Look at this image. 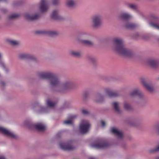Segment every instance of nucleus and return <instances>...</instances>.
Segmentation results:
<instances>
[{
	"label": "nucleus",
	"instance_id": "41",
	"mask_svg": "<svg viewBox=\"0 0 159 159\" xmlns=\"http://www.w3.org/2000/svg\"><path fill=\"white\" fill-rule=\"evenodd\" d=\"M154 128L156 131L159 135V124L155 125L154 126Z\"/></svg>",
	"mask_w": 159,
	"mask_h": 159
},
{
	"label": "nucleus",
	"instance_id": "9",
	"mask_svg": "<svg viewBox=\"0 0 159 159\" xmlns=\"http://www.w3.org/2000/svg\"><path fill=\"white\" fill-rule=\"evenodd\" d=\"M71 143V141L66 143L60 142L59 144V147L61 149L64 151H72L75 148V147L72 145Z\"/></svg>",
	"mask_w": 159,
	"mask_h": 159
},
{
	"label": "nucleus",
	"instance_id": "53",
	"mask_svg": "<svg viewBox=\"0 0 159 159\" xmlns=\"http://www.w3.org/2000/svg\"><path fill=\"white\" fill-rule=\"evenodd\" d=\"M155 159H159V156H157L156 157Z\"/></svg>",
	"mask_w": 159,
	"mask_h": 159
},
{
	"label": "nucleus",
	"instance_id": "17",
	"mask_svg": "<svg viewBox=\"0 0 159 159\" xmlns=\"http://www.w3.org/2000/svg\"><path fill=\"white\" fill-rule=\"evenodd\" d=\"M147 64L152 67L156 68L158 66V61L155 59L153 58H149L146 61Z\"/></svg>",
	"mask_w": 159,
	"mask_h": 159
},
{
	"label": "nucleus",
	"instance_id": "59",
	"mask_svg": "<svg viewBox=\"0 0 159 159\" xmlns=\"http://www.w3.org/2000/svg\"><path fill=\"white\" fill-rule=\"evenodd\" d=\"M1 18V17L0 16V19Z\"/></svg>",
	"mask_w": 159,
	"mask_h": 159
},
{
	"label": "nucleus",
	"instance_id": "47",
	"mask_svg": "<svg viewBox=\"0 0 159 159\" xmlns=\"http://www.w3.org/2000/svg\"><path fill=\"white\" fill-rule=\"evenodd\" d=\"M3 69L5 70L6 73H8L9 72V70L6 67V66Z\"/></svg>",
	"mask_w": 159,
	"mask_h": 159
},
{
	"label": "nucleus",
	"instance_id": "22",
	"mask_svg": "<svg viewBox=\"0 0 159 159\" xmlns=\"http://www.w3.org/2000/svg\"><path fill=\"white\" fill-rule=\"evenodd\" d=\"M45 33L48 36L52 37H57L60 34L59 31L55 30H48L45 31Z\"/></svg>",
	"mask_w": 159,
	"mask_h": 159
},
{
	"label": "nucleus",
	"instance_id": "21",
	"mask_svg": "<svg viewBox=\"0 0 159 159\" xmlns=\"http://www.w3.org/2000/svg\"><path fill=\"white\" fill-rule=\"evenodd\" d=\"M19 58L21 59H34V57L32 55L28 53H21L19 54Z\"/></svg>",
	"mask_w": 159,
	"mask_h": 159
},
{
	"label": "nucleus",
	"instance_id": "58",
	"mask_svg": "<svg viewBox=\"0 0 159 159\" xmlns=\"http://www.w3.org/2000/svg\"><path fill=\"white\" fill-rule=\"evenodd\" d=\"M1 77V74H0V77Z\"/></svg>",
	"mask_w": 159,
	"mask_h": 159
},
{
	"label": "nucleus",
	"instance_id": "42",
	"mask_svg": "<svg viewBox=\"0 0 159 159\" xmlns=\"http://www.w3.org/2000/svg\"><path fill=\"white\" fill-rule=\"evenodd\" d=\"M139 37L140 38V36L138 33H135L134 35V38L136 39H138Z\"/></svg>",
	"mask_w": 159,
	"mask_h": 159
},
{
	"label": "nucleus",
	"instance_id": "11",
	"mask_svg": "<svg viewBox=\"0 0 159 159\" xmlns=\"http://www.w3.org/2000/svg\"><path fill=\"white\" fill-rule=\"evenodd\" d=\"M50 17L54 20H61L63 19V18L60 15V11L58 9L54 10L52 12Z\"/></svg>",
	"mask_w": 159,
	"mask_h": 159
},
{
	"label": "nucleus",
	"instance_id": "49",
	"mask_svg": "<svg viewBox=\"0 0 159 159\" xmlns=\"http://www.w3.org/2000/svg\"><path fill=\"white\" fill-rule=\"evenodd\" d=\"M75 116L73 115H70L69 116V117L71 119H73L75 117Z\"/></svg>",
	"mask_w": 159,
	"mask_h": 159
},
{
	"label": "nucleus",
	"instance_id": "14",
	"mask_svg": "<svg viewBox=\"0 0 159 159\" xmlns=\"http://www.w3.org/2000/svg\"><path fill=\"white\" fill-rule=\"evenodd\" d=\"M109 146V144L106 142H102L98 143H96L92 144L91 146L92 148L97 149L104 148L107 147Z\"/></svg>",
	"mask_w": 159,
	"mask_h": 159
},
{
	"label": "nucleus",
	"instance_id": "54",
	"mask_svg": "<svg viewBox=\"0 0 159 159\" xmlns=\"http://www.w3.org/2000/svg\"><path fill=\"white\" fill-rule=\"evenodd\" d=\"M36 33H38V34H39V33H41V32L40 31H37Z\"/></svg>",
	"mask_w": 159,
	"mask_h": 159
},
{
	"label": "nucleus",
	"instance_id": "1",
	"mask_svg": "<svg viewBox=\"0 0 159 159\" xmlns=\"http://www.w3.org/2000/svg\"><path fill=\"white\" fill-rule=\"evenodd\" d=\"M113 45L111 49L114 51L121 55L132 57L134 54L131 50L126 48L124 45L123 39L120 38H115L113 39Z\"/></svg>",
	"mask_w": 159,
	"mask_h": 159
},
{
	"label": "nucleus",
	"instance_id": "39",
	"mask_svg": "<svg viewBox=\"0 0 159 159\" xmlns=\"http://www.w3.org/2000/svg\"><path fill=\"white\" fill-rule=\"evenodd\" d=\"M81 112L82 114L85 115H88L90 114V112L86 109H81Z\"/></svg>",
	"mask_w": 159,
	"mask_h": 159
},
{
	"label": "nucleus",
	"instance_id": "56",
	"mask_svg": "<svg viewBox=\"0 0 159 159\" xmlns=\"http://www.w3.org/2000/svg\"><path fill=\"white\" fill-rule=\"evenodd\" d=\"M4 0H0V2L1 1H3Z\"/></svg>",
	"mask_w": 159,
	"mask_h": 159
},
{
	"label": "nucleus",
	"instance_id": "57",
	"mask_svg": "<svg viewBox=\"0 0 159 159\" xmlns=\"http://www.w3.org/2000/svg\"><path fill=\"white\" fill-rule=\"evenodd\" d=\"M158 41L159 42V38L157 39Z\"/></svg>",
	"mask_w": 159,
	"mask_h": 159
},
{
	"label": "nucleus",
	"instance_id": "23",
	"mask_svg": "<svg viewBox=\"0 0 159 159\" xmlns=\"http://www.w3.org/2000/svg\"><path fill=\"white\" fill-rule=\"evenodd\" d=\"M111 132L119 138L121 139L123 137L122 133L115 128H111Z\"/></svg>",
	"mask_w": 159,
	"mask_h": 159
},
{
	"label": "nucleus",
	"instance_id": "6",
	"mask_svg": "<svg viewBox=\"0 0 159 159\" xmlns=\"http://www.w3.org/2000/svg\"><path fill=\"white\" fill-rule=\"evenodd\" d=\"M25 125L30 129H35L40 131H43L45 130V125L42 123H38L37 124H34L31 122H25Z\"/></svg>",
	"mask_w": 159,
	"mask_h": 159
},
{
	"label": "nucleus",
	"instance_id": "50",
	"mask_svg": "<svg viewBox=\"0 0 159 159\" xmlns=\"http://www.w3.org/2000/svg\"><path fill=\"white\" fill-rule=\"evenodd\" d=\"M2 86H4L5 85V83L3 81H1L0 82Z\"/></svg>",
	"mask_w": 159,
	"mask_h": 159
},
{
	"label": "nucleus",
	"instance_id": "38",
	"mask_svg": "<svg viewBox=\"0 0 159 159\" xmlns=\"http://www.w3.org/2000/svg\"><path fill=\"white\" fill-rule=\"evenodd\" d=\"M140 38L145 40H148L150 38V35L149 34H144L140 35Z\"/></svg>",
	"mask_w": 159,
	"mask_h": 159
},
{
	"label": "nucleus",
	"instance_id": "40",
	"mask_svg": "<svg viewBox=\"0 0 159 159\" xmlns=\"http://www.w3.org/2000/svg\"><path fill=\"white\" fill-rule=\"evenodd\" d=\"M64 124L66 125H70L72 124V121L70 120H68L64 121L63 122Z\"/></svg>",
	"mask_w": 159,
	"mask_h": 159
},
{
	"label": "nucleus",
	"instance_id": "18",
	"mask_svg": "<svg viewBox=\"0 0 159 159\" xmlns=\"http://www.w3.org/2000/svg\"><path fill=\"white\" fill-rule=\"evenodd\" d=\"M141 82L143 86L150 92H152L153 91V88L152 85L148 83L147 81L144 78L141 79Z\"/></svg>",
	"mask_w": 159,
	"mask_h": 159
},
{
	"label": "nucleus",
	"instance_id": "29",
	"mask_svg": "<svg viewBox=\"0 0 159 159\" xmlns=\"http://www.w3.org/2000/svg\"><path fill=\"white\" fill-rule=\"evenodd\" d=\"M125 28L128 29H133L137 27V25L133 23L127 22L125 25Z\"/></svg>",
	"mask_w": 159,
	"mask_h": 159
},
{
	"label": "nucleus",
	"instance_id": "10",
	"mask_svg": "<svg viewBox=\"0 0 159 159\" xmlns=\"http://www.w3.org/2000/svg\"><path fill=\"white\" fill-rule=\"evenodd\" d=\"M49 8L48 2L47 0H41L39 6V9L42 13L46 12Z\"/></svg>",
	"mask_w": 159,
	"mask_h": 159
},
{
	"label": "nucleus",
	"instance_id": "19",
	"mask_svg": "<svg viewBox=\"0 0 159 159\" xmlns=\"http://www.w3.org/2000/svg\"><path fill=\"white\" fill-rule=\"evenodd\" d=\"M25 18L28 20L34 21L37 20L40 18V16L38 13H35L34 15H31L27 13L25 15Z\"/></svg>",
	"mask_w": 159,
	"mask_h": 159
},
{
	"label": "nucleus",
	"instance_id": "37",
	"mask_svg": "<svg viewBox=\"0 0 159 159\" xmlns=\"http://www.w3.org/2000/svg\"><path fill=\"white\" fill-rule=\"evenodd\" d=\"M19 16V15L17 14H12L9 16L8 17V19L10 20H13L17 18Z\"/></svg>",
	"mask_w": 159,
	"mask_h": 159
},
{
	"label": "nucleus",
	"instance_id": "15",
	"mask_svg": "<svg viewBox=\"0 0 159 159\" xmlns=\"http://www.w3.org/2000/svg\"><path fill=\"white\" fill-rule=\"evenodd\" d=\"M49 82L50 84L52 86H57L60 84L59 79L58 78L54 73L53 76L49 80Z\"/></svg>",
	"mask_w": 159,
	"mask_h": 159
},
{
	"label": "nucleus",
	"instance_id": "8",
	"mask_svg": "<svg viewBox=\"0 0 159 159\" xmlns=\"http://www.w3.org/2000/svg\"><path fill=\"white\" fill-rule=\"evenodd\" d=\"M54 73L49 71H44L38 73V77L42 79L49 80L53 76Z\"/></svg>",
	"mask_w": 159,
	"mask_h": 159
},
{
	"label": "nucleus",
	"instance_id": "7",
	"mask_svg": "<svg viewBox=\"0 0 159 159\" xmlns=\"http://www.w3.org/2000/svg\"><path fill=\"white\" fill-rule=\"evenodd\" d=\"M0 133L12 139H16L18 138V136L13 132L0 126Z\"/></svg>",
	"mask_w": 159,
	"mask_h": 159
},
{
	"label": "nucleus",
	"instance_id": "5",
	"mask_svg": "<svg viewBox=\"0 0 159 159\" xmlns=\"http://www.w3.org/2000/svg\"><path fill=\"white\" fill-rule=\"evenodd\" d=\"M31 108L37 113H42L47 112V109L43 106L39 101H36L30 105Z\"/></svg>",
	"mask_w": 159,
	"mask_h": 159
},
{
	"label": "nucleus",
	"instance_id": "44",
	"mask_svg": "<svg viewBox=\"0 0 159 159\" xmlns=\"http://www.w3.org/2000/svg\"><path fill=\"white\" fill-rule=\"evenodd\" d=\"M6 66L4 62L2 61L1 59L0 60V67H2L3 69Z\"/></svg>",
	"mask_w": 159,
	"mask_h": 159
},
{
	"label": "nucleus",
	"instance_id": "27",
	"mask_svg": "<svg viewBox=\"0 0 159 159\" xmlns=\"http://www.w3.org/2000/svg\"><path fill=\"white\" fill-rule=\"evenodd\" d=\"M90 36V35L88 33L82 32L77 37L76 40L79 42V39H88Z\"/></svg>",
	"mask_w": 159,
	"mask_h": 159
},
{
	"label": "nucleus",
	"instance_id": "46",
	"mask_svg": "<svg viewBox=\"0 0 159 159\" xmlns=\"http://www.w3.org/2000/svg\"><path fill=\"white\" fill-rule=\"evenodd\" d=\"M1 10L2 12L4 13L6 12L7 11V10L5 8H2L1 9Z\"/></svg>",
	"mask_w": 159,
	"mask_h": 159
},
{
	"label": "nucleus",
	"instance_id": "30",
	"mask_svg": "<svg viewBox=\"0 0 159 159\" xmlns=\"http://www.w3.org/2000/svg\"><path fill=\"white\" fill-rule=\"evenodd\" d=\"M75 0H67L66 5L69 7H71L75 5Z\"/></svg>",
	"mask_w": 159,
	"mask_h": 159
},
{
	"label": "nucleus",
	"instance_id": "13",
	"mask_svg": "<svg viewBox=\"0 0 159 159\" xmlns=\"http://www.w3.org/2000/svg\"><path fill=\"white\" fill-rule=\"evenodd\" d=\"M104 92L108 97L110 98H116L119 96V94L118 92L111 90L110 88H106L104 89Z\"/></svg>",
	"mask_w": 159,
	"mask_h": 159
},
{
	"label": "nucleus",
	"instance_id": "52",
	"mask_svg": "<svg viewBox=\"0 0 159 159\" xmlns=\"http://www.w3.org/2000/svg\"><path fill=\"white\" fill-rule=\"evenodd\" d=\"M89 159H95V158L92 157H89Z\"/></svg>",
	"mask_w": 159,
	"mask_h": 159
},
{
	"label": "nucleus",
	"instance_id": "28",
	"mask_svg": "<svg viewBox=\"0 0 159 159\" xmlns=\"http://www.w3.org/2000/svg\"><path fill=\"white\" fill-rule=\"evenodd\" d=\"M86 60L87 61L93 65L96 64L97 60L96 58L92 55H88L86 57Z\"/></svg>",
	"mask_w": 159,
	"mask_h": 159
},
{
	"label": "nucleus",
	"instance_id": "34",
	"mask_svg": "<svg viewBox=\"0 0 159 159\" xmlns=\"http://www.w3.org/2000/svg\"><path fill=\"white\" fill-rule=\"evenodd\" d=\"M124 108L127 110H130L132 109L131 106L126 102H125L124 103Z\"/></svg>",
	"mask_w": 159,
	"mask_h": 159
},
{
	"label": "nucleus",
	"instance_id": "48",
	"mask_svg": "<svg viewBox=\"0 0 159 159\" xmlns=\"http://www.w3.org/2000/svg\"><path fill=\"white\" fill-rule=\"evenodd\" d=\"M0 159H7L6 157L4 155H0Z\"/></svg>",
	"mask_w": 159,
	"mask_h": 159
},
{
	"label": "nucleus",
	"instance_id": "51",
	"mask_svg": "<svg viewBox=\"0 0 159 159\" xmlns=\"http://www.w3.org/2000/svg\"><path fill=\"white\" fill-rule=\"evenodd\" d=\"M123 147H124V148H125L126 147V144H123Z\"/></svg>",
	"mask_w": 159,
	"mask_h": 159
},
{
	"label": "nucleus",
	"instance_id": "26",
	"mask_svg": "<svg viewBox=\"0 0 159 159\" xmlns=\"http://www.w3.org/2000/svg\"><path fill=\"white\" fill-rule=\"evenodd\" d=\"M103 95L101 93H98L94 98V101L97 103H101L104 101Z\"/></svg>",
	"mask_w": 159,
	"mask_h": 159
},
{
	"label": "nucleus",
	"instance_id": "33",
	"mask_svg": "<svg viewBox=\"0 0 159 159\" xmlns=\"http://www.w3.org/2000/svg\"><path fill=\"white\" fill-rule=\"evenodd\" d=\"M7 41L11 45L14 46L18 45L20 43L18 41L13 40H8Z\"/></svg>",
	"mask_w": 159,
	"mask_h": 159
},
{
	"label": "nucleus",
	"instance_id": "24",
	"mask_svg": "<svg viewBox=\"0 0 159 159\" xmlns=\"http://www.w3.org/2000/svg\"><path fill=\"white\" fill-rule=\"evenodd\" d=\"M79 42L83 45L89 47H92L94 45L93 42L91 40L87 39H79Z\"/></svg>",
	"mask_w": 159,
	"mask_h": 159
},
{
	"label": "nucleus",
	"instance_id": "55",
	"mask_svg": "<svg viewBox=\"0 0 159 159\" xmlns=\"http://www.w3.org/2000/svg\"><path fill=\"white\" fill-rule=\"evenodd\" d=\"M2 58V55L0 53V60Z\"/></svg>",
	"mask_w": 159,
	"mask_h": 159
},
{
	"label": "nucleus",
	"instance_id": "31",
	"mask_svg": "<svg viewBox=\"0 0 159 159\" xmlns=\"http://www.w3.org/2000/svg\"><path fill=\"white\" fill-rule=\"evenodd\" d=\"M70 54L72 56L79 57L81 56V53L79 52L72 51L70 52Z\"/></svg>",
	"mask_w": 159,
	"mask_h": 159
},
{
	"label": "nucleus",
	"instance_id": "3",
	"mask_svg": "<svg viewBox=\"0 0 159 159\" xmlns=\"http://www.w3.org/2000/svg\"><path fill=\"white\" fill-rule=\"evenodd\" d=\"M102 15L97 14L93 15L91 18V26L93 29H97L102 25Z\"/></svg>",
	"mask_w": 159,
	"mask_h": 159
},
{
	"label": "nucleus",
	"instance_id": "16",
	"mask_svg": "<svg viewBox=\"0 0 159 159\" xmlns=\"http://www.w3.org/2000/svg\"><path fill=\"white\" fill-rule=\"evenodd\" d=\"M130 95L131 97L137 96L140 99H142L143 97V93L138 88L135 89L131 91Z\"/></svg>",
	"mask_w": 159,
	"mask_h": 159
},
{
	"label": "nucleus",
	"instance_id": "32",
	"mask_svg": "<svg viewBox=\"0 0 159 159\" xmlns=\"http://www.w3.org/2000/svg\"><path fill=\"white\" fill-rule=\"evenodd\" d=\"M46 104L48 107H53L56 105V103L52 102L50 99H48L46 101Z\"/></svg>",
	"mask_w": 159,
	"mask_h": 159
},
{
	"label": "nucleus",
	"instance_id": "45",
	"mask_svg": "<svg viewBox=\"0 0 159 159\" xmlns=\"http://www.w3.org/2000/svg\"><path fill=\"white\" fill-rule=\"evenodd\" d=\"M101 123V125L102 127H104L105 126L106 123L103 120H102L100 121Z\"/></svg>",
	"mask_w": 159,
	"mask_h": 159
},
{
	"label": "nucleus",
	"instance_id": "2",
	"mask_svg": "<svg viewBox=\"0 0 159 159\" xmlns=\"http://www.w3.org/2000/svg\"><path fill=\"white\" fill-rule=\"evenodd\" d=\"M76 85L75 84L73 81L71 80H66L63 82L61 87L57 88L56 91L61 92H65L74 89Z\"/></svg>",
	"mask_w": 159,
	"mask_h": 159
},
{
	"label": "nucleus",
	"instance_id": "36",
	"mask_svg": "<svg viewBox=\"0 0 159 159\" xmlns=\"http://www.w3.org/2000/svg\"><path fill=\"white\" fill-rule=\"evenodd\" d=\"M149 152L151 153L159 152V144L156 148L150 149Z\"/></svg>",
	"mask_w": 159,
	"mask_h": 159
},
{
	"label": "nucleus",
	"instance_id": "43",
	"mask_svg": "<svg viewBox=\"0 0 159 159\" xmlns=\"http://www.w3.org/2000/svg\"><path fill=\"white\" fill-rule=\"evenodd\" d=\"M59 3V0H52V3L54 5H57Z\"/></svg>",
	"mask_w": 159,
	"mask_h": 159
},
{
	"label": "nucleus",
	"instance_id": "35",
	"mask_svg": "<svg viewBox=\"0 0 159 159\" xmlns=\"http://www.w3.org/2000/svg\"><path fill=\"white\" fill-rule=\"evenodd\" d=\"M127 7L128 8L132 9L133 10H136L137 9V6L134 4L130 3L127 5Z\"/></svg>",
	"mask_w": 159,
	"mask_h": 159
},
{
	"label": "nucleus",
	"instance_id": "12",
	"mask_svg": "<svg viewBox=\"0 0 159 159\" xmlns=\"http://www.w3.org/2000/svg\"><path fill=\"white\" fill-rule=\"evenodd\" d=\"M151 17L153 21H149L148 24L151 27L159 30V18L153 15H151Z\"/></svg>",
	"mask_w": 159,
	"mask_h": 159
},
{
	"label": "nucleus",
	"instance_id": "4",
	"mask_svg": "<svg viewBox=\"0 0 159 159\" xmlns=\"http://www.w3.org/2000/svg\"><path fill=\"white\" fill-rule=\"evenodd\" d=\"M90 124L88 121L85 120H82L79 125V130L81 134L87 133L90 127Z\"/></svg>",
	"mask_w": 159,
	"mask_h": 159
},
{
	"label": "nucleus",
	"instance_id": "25",
	"mask_svg": "<svg viewBox=\"0 0 159 159\" xmlns=\"http://www.w3.org/2000/svg\"><path fill=\"white\" fill-rule=\"evenodd\" d=\"M112 106L115 111L117 114H120L121 112V111L120 108V103L117 102H113L112 103Z\"/></svg>",
	"mask_w": 159,
	"mask_h": 159
},
{
	"label": "nucleus",
	"instance_id": "20",
	"mask_svg": "<svg viewBox=\"0 0 159 159\" xmlns=\"http://www.w3.org/2000/svg\"><path fill=\"white\" fill-rule=\"evenodd\" d=\"M131 17L130 14L124 12L120 13L118 16V18L120 20H128Z\"/></svg>",
	"mask_w": 159,
	"mask_h": 159
}]
</instances>
